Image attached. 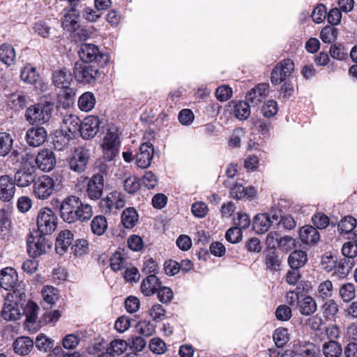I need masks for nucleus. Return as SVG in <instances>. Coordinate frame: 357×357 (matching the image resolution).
Here are the masks:
<instances>
[{"instance_id":"nucleus-62","label":"nucleus","mask_w":357,"mask_h":357,"mask_svg":"<svg viewBox=\"0 0 357 357\" xmlns=\"http://www.w3.org/2000/svg\"><path fill=\"white\" fill-rule=\"evenodd\" d=\"M327 17V9L324 4H319L312 13V20L317 24L322 22Z\"/></svg>"},{"instance_id":"nucleus-9","label":"nucleus","mask_w":357,"mask_h":357,"mask_svg":"<svg viewBox=\"0 0 357 357\" xmlns=\"http://www.w3.org/2000/svg\"><path fill=\"white\" fill-rule=\"evenodd\" d=\"M118 134L114 129H109L102 144L104 158L112 160L119 153Z\"/></svg>"},{"instance_id":"nucleus-27","label":"nucleus","mask_w":357,"mask_h":357,"mask_svg":"<svg viewBox=\"0 0 357 357\" xmlns=\"http://www.w3.org/2000/svg\"><path fill=\"white\" fill-rule=\"evenodd\" d=\"M297 304L299 312L304 316H310L313 314L317 309V305L315 300L310 296H305L303 298L297 296Z\"/></svg>"},{"instance_id":"nucleus-25","label":"nucleus","mask_w":357,"mask_h":357,"mask_svg":"<svg viewBox=\"0 0 357 357\" xmlns=\"http://www.w3.org/2000/svg\"><path fill=\"white\" fill-rule=\"evenodd\" d=\"M230 197L239 200L243 198L250 199L255 196L257 191L253 187H244L242 184L235 183L230 188Z\"/></svg>"},{"instance_id":"nucleus-31","label":"nucleus","mask_w":357,"mask_h":357,"mask_svg":"<svg viewBox=\"0 0 357 357\" xmlns=\"http://www.w3.org/2000/svg\"><path fill=\"white\" fill-rule=\"evenodd\" d=\"M43 301L41 305L45 309H51L56 301L58 300V290L53 287H45L42 290Z\"/></svg>"},{"instance_id":"nucleus-33","label":"nucleus","mask_w":357,"mask_h":357,"mask_svg":"<svg viewBox=\"0 0 357 357\" xmlns=\"http://www.w3.org/2000/svg\"><path fill=\"white\" fill-rule=\"evenodd\" d=\"M33 347V342L29 337H20L13 343L15 352L22 356L30 353Z\"/></svg>"},{"instance_id":"nucleus-59","label":"nucleus","mask_w":357,"mask_h":357,"mask_svg":"<svg viewBox=\"0 0 357 357\" xmlns=\"http://www.w3.org/2000/svg\"><path fill=\"white\" fill-rule=\"evenodd\" d=\"M342 252L344 257L354 259L357 255V243L356 241H348L344 243Z\"/></svg>"},{"instance_id":"nucleus-12","label":"nucleus","mask_w":357,"mask_h":357,"mask_svg":"<svg viewBox=\"0 0 357 357\" xmlns=\"http://www.w3.org/2000/svg\"><path fill=\"white\" fill-rule=\"evenodd\" d=\"M38 167L43 172H50L52 170L56 165L55 155L52 151L44 149L38 152L37 155L34 158Z\"/></svg>"},{"instance_id":"nucleus-37","label":"nucleus","mask_w":357,"mask_h":357,"mask_svg":"<svg viewBox=\"0 0 357 357\" xmlns=\"http://www.w3.org/2000/svg\"><path fill=\"white\" fill-rule=\"evenodd\" d=\"M138 218L137 211L134 208H127L121 214L122 225L125 228L131 229L136 225Z\"/></svg>"},{"instance_id":"nucleus-34","label":"nucleus","mask_w":357,"mask_h":357,"mask_svg":"<svg viewBox=\"0 0 357 357\" xmlns=\"http://www.w3.org/2000/svg\"><path fill=\"white\" fill-rule=\"evenodd\" d=\"M91 230L94 235L102 236L107 229L108 224L107 218L102 215H96L91 220Z\"/></svg>"},{"instance_id":"nucleus-42","label":"nucleus","mask_w":357,"mask_h":357,"mask_svg":"<svg viewBox=\"0 0 357 357\" xmlns=\"http://www.w3.org/2000/svg\"><path fill=\"white\" fill-rule=\"evenodd\" d=\"M342 352V347L336 341L330 340L323 345V353L326 357H339Z\"/></svg>"},{"instance_id":"nucleus-53","label":"nucleus","mask_w":357,"mask_h":357,"mask_svg":"<svg viewBox=\"0 0 357 357\" xmlns=\"http://www.w3.org/2000/svg\"><path fill=\"white\" fill-rule=\"evenodd\" d=\"M273 337L277 347H283L289 341L287 329L284 328H277L273 335Z\"/></svg>"},{"instance_id":"nucleus-63","label":"nucleus","mask_w":357,"mask_h":357,"mask_svg":"<svg viewBox=\"0 0 357 357\" xmlns=\"http://www.w3.org/2000/svg\"><path fill=\"white\" fill-rule=\"evenodd\" d=\"M242 235L241 229L239 227H234L227 231L225 238L231 243H237L241 240Z\"/></svg>"},{"instance_id":"nucleus-4","label":"nucleus","mask_w":357,"mask_h":357,"mask_svg":"<svg viewBox=\"0 0 357 357\" xmlns=\"http://www.w3.org/2000/svg\"><path fill=\"white\" fill-rule=\"evenodd\" d=\"M52 105L38 104L28 107L25 112L26 120L31 124H43L52 116Z\"/></svg>"},{"instance_id":"nucleus-2","label":"nucleus","mask_w":357,"mask_h":357,"mask_svg":"<svg viewBox=\"0 0 357 357\" xmlns=\"http://www.w3.org/2000/svg\"><path fill=\"white\" fill-rule=\"evenodd\" d=\"M78 54L82 63H96L101 66L106 65L109 60L107 54L101 52L98 47L92 43H82Z\"/></svg>"},{"instance_id":"nucleus-56","label":"nucleus","mask_w":357,"mask_h":357,"mask_svg":"<svg viewBox=\"0 0 357 357\" xmlns=\"http://www.w3.org/2000/svg\"><path fill=\"white\" fill-rule=\"evenodd\" d=\"M156 292L158 298L162 303L167 304L173 299V291L169 287H162L160 284Z\"/></svg>"},{"instance_id":"nucleus-7","label":"nucleus","mask_w":357,"mask_h":357,"mask_svg":"<svg viewBox=\"0 0 357 357\" xmlns=\"http://www.w3.org/2000/svg\"><path fill=\"white\" fill-rule=\"evenodd\" d=\"M294 70V63L290 59H284L280 61L273 69L271 76V82L277 85L284 82L291 75Z\"/></svg>"},{"instance_id":"nucleus-49","label":"nucleus","mask_w":357,"mask_h":357,"mask_svg":"<svg viewBox=\"0 0 357 357\" xmlns=\"http://www.w3.org/2000/svg\"><path fill=\"white\" fill-rule=\"evenodd\" d=\"M235 116L240 120H245L250 115V106L246 101H240L234 106Z\"/></svg>"},{"instance_id":"nucleus-60","label":"nucleus","mask_w":357,"mask_h":357,"mask_svg":"<svg viewBox=\"0 0 357 357\" xmlns=\"http://www.w3.org/2000/svg\"><path fill=\"white\" fill-rule=\"evenodd\" d=\"M28 98L20 93H13L11 94L9 102L10 105L15 109H22L27 103Z\"/></svg>"},{"instance_id":"nucleus-41","label":"nucleus","mask_w":357,"mask_h":357,"mask_svg":"<svg viewBox=\"0 0 357 357\" xmlns=\"http://www.w3.org/2000/svg\"><path fill=\"white\" fill-rule=\"evenodd\" d=\"M333 294V285L331 280L320 282L317 287V296L322 300H328Z\"/></svg>"},{"instance_id":"nucleus-3","label":"nucleus","mask_w":357,"mask_h":357,"mask_svg":"<svg viewBox=\"0 0 357 357\" xmlns=\"http://www.w3.org/2000/svg\"><path fill=\"white\" fill-rule=\"evenodd\" d=\"M75 79L83 84H93L100 75L98 68L94 64L76 62L73 69Z\"/></svg>"},{"instance_id":"nucleus-17","label":"nucleus","mask_w":357,"mask_h":357,"mask_svg":"<svg viewBox=\"0 0 357 357\" xmlns=\"http://www.w3.org/2000/svg\"><path fill=\"white\" fill-rule=\"evenodd\" d=\"M153 155V147L149 142L142 144L139 152L135 155L136 164L138 167L145 169L149 167Z\"/></svg>"},{"instance_id":"nucleus-28","label":"nucleus","mask_w":357,"mask_h":357,"mask_svg":"<svg viewBox=\"0 0 357 357\" xmlns=\"http://www.w3.org/2000/svg\"><path fill=\"white\" fill-rule=\"evenodd\" d=\"M161 282L155 275H149L144 278L141 284V291L146 296H150L158 290Z\"/></svg>"},{"instance_id":"nucleus-15","label":"nucleus","mask_w":357,"mask_h":357,"mask_svg":"<svg viewBox=\"0 0 357 357\" xmlns=\"http://www.w3.org/2000/svg\"><path fill=\"white\" fill-rule=\"evenodd\" d=\"M29 165L23 166L15 174V183L19 187H27L36 181V169L34 166Z\"/></svg>"},{"instance_id":"nucleus-20","label":"nucleus","mask_w":357,"mask_h":357,"mask_svg":"<svg viewBox=\"0 0 357 357\" xmlns=\"http://www.w3.org/2000/svg\"><path fill=\"white\" fill-rule=\"evenodd\" d=\"M15 192V183L7 175L0 176V199L4 202L10 201Z\"/></svg>"},{"instance_id":"nucleus-24","label":"nucleus","mask_w":357,"mask_h":357,"mask_svg":"<svg viewBox=\"0 0 357 357\" xmlns=\"http://www.w3.org/2000/svg\"><path fill=\"white\" fill-rule=\"evenodd\" d=\"M79 12L76 8H70L61 18L62 26L68 31H76L79 28Z\"/></svg>"},{"instance_id":"nucleus-30","label":"nucleus","mask_w":357,"mask_h":357,"mask_svg":"<svg viewBox=\"0 0 357 357\" xmlns=\"http://www.w3.org/2000/svg\"><path fill=\"white\" fill-rule=\"evenodd\" d=\"M8 161L13 165H31L33 161V155L31 153L24 151H19L18 150H13L8 158Z\"/></svg>"},{"instance_id":"nucleus-38","label":"nucleus","mask_w":357,"mask_h":357,"mask_svg":"<svg viewBox=\"0 0 357 357\" xmlns=\"http://www.w3.org/2000/svg\"><path fill=\"white\" fill-rule=\"evenodd\" d=\"M16 58L13 47L9 44L3 43L0 46V61L7 66L14 63Z\"/></svg>"},{"instance_id":"nucleus-35","label":"nucleus","mask_w":357,"mask_h":357,"mask_svg":"<svg viewBox=\"0 0 357 357\" xmlns=\"http://www.w3.org/2000/svg\"><path fill=\"white\" fill-rule=\"evenodd\" d=\"M307 261V254L303 250H295L288 257V264L291 268L300 269Z\"/></svg>"},{"instance_id":"nucleus-14","label":"nucleus","mask_w":357,"mask_h":357,"mask_svg":"<svg viewBox=\"0 0 357 357\" xmlns=\"http://www.w3.org/2000/svg\"><path fill=\"white\" fill-rule=\"evenodd\" d=\"M27 251L32 257H36L46 252L47 248H50L44 235L39 234V236L36 238L30 236L27 241Z\"/></svg>"},{"instance_id":"nucleus-32","label":"nucleus","mask_w":357,"mask_h":357,"mask_svg":"<svg viewBox=\"0 0 357 357\" xmlns=\"http://www.w3.org/2000/svg\"><path fill=\"white\" fill-rule=\"evenodd\" d=\"M299 235L301 241L306 244H314L319 240V233L312 226L305 225L300 229Z\"/></svg>"},{"instance_id":"nucleus-47","label":"nucleus","mask_w":357,"mask_h":357,"mask_svg":"<svg viewBox=\"0 0 357 357\" xmlns=\"http://www.w3.org/2000/svg\"><path fill=\"white\" fill-rule=\"evenodd\" d=\"M77 217H74V222L80 221L82 222L89 221L93 216L92 206L89 204H85L82 202V206H79L77 211Z\"/></svg>"},{"instance_id":"nucleus-48","label":"nucleus","mask_w":357,"mask_h":357,"mask_svg":"<svg viewBox=\"0 0 357 357\" xmlns=\"http://www.w3.org/2000/svg\"><path fill=\"white\" fill-rule=\"evenodd\" d=\"M355 265L354 259H349V258L343 257L340 260L336 266V270L341 278L346 277Z\"/></svg>"},{"instance_id":"nucleus-22","label":"nucleus","mask_w":357,"mask_h":357,"mask_svg":"<svg viewBox=\"0 0 357 357\" xmlns=\"http://www.w3.org/2000/svg\"><path fill=\"white\" fill-rule=\"evenodd\" d=\"M268 92V84H259L247 93L246 99L252 106H257L266 97Z\"/></svg>"},{"instance_id":"nucleus-23","label":"nucleus","mask_w":357,"mask_h":357,"mask_svg":"<svg viewBox=\"0 0 357 357\" xmlns=\"http://www.w3.org/2000/svg\"><path fill=\"white\" fill-rule=\"evenodd\" d=\"M125 198L121 192L114 191L109 193L101 201V206L106 208V211H111L113 208L119 209L125 206Z\"/></svg>"},{"instance_id":"nucleus-43","label":"nucleus","mask_w":357,"mask_h":357,"mask_svg":"<svg viewBox=\"0 0 357 357\" xmlns=\"http://www.w3.org/2000/svg\"><path fill=\"white\" fill-rule=\"evenodd\" d=\"M96 105V98L91 92H85L79 98L78 105L82 111L89 112Z\"/></svg>"},{"instance_id":"nucleus-44","label":"nucleus","mask_w":357,"mask_h":357,"mask_svg":"<svg viewBox=\"0 0 357 357\" xmlns=\"http://www.w3.org/2000/svg\"><path fill=\"white\" fill-rule=\"evenodd\" d=\"M20 77L23 82L29 84H33L38 80L39 75L37 73L36 68L29 65L24 66L21 70Z\"/></svg>"},{"instance_id":"nucleus-36","label":"nucleus","mask_w":357,"mask_h":357,"mask_svg":"<svg viewBox=\"0 0 357 357\" xmlns=\"http://www.w3.org/2000/svg\"><path fill=\"white\" fill-rule=\"evenodd\" d=\"M321 310L326 320H333L339 312V305L335 300L328 299L322 304Z\"/></svg>"},{"instance_id":"nucleus-10","label":"nucleus","mask_w":357,"mask_h":357,"mask_svg":"<svg viewBox=\"0 0 357 357\" xmlns=\"http://www.w3.org/2000/svg\"><path fill=\"white\" fill-rule=\"evenodd\" d=\"M55 182L49 176L39 177L33 183V192L40 199H47L53 192Z\"/></svg>"},{"instance_id":"nucleus-52","label":"nucleus","mask_w":357,"mask_h":357,"mask_svg":"<svg viewBox=\"0 0 357 357\" xmlns=\"http://www.w3.org/2000/svg\"><path fill=\"white\" fill-rule=\"evenodd\" d=\"M75 90L68 85L67 87H63L60 89L58 93V98L59 102L66 104V100L68 101L66 103L68 105L70 103H73L75 100Z\"/></svg>"},{"instance_id":"nucleus-8","label":"nucleus","mask_w":357,"mask_h":357,"mask_svg":"<svg viewBox=\"0 0 357 357\" xmlns=\"http://www.w3.org/2000/svg\"><path fill=\"white\" fill-rule=\"evenodd\" d=\"M82 206V200L75 196L66 197L60 205V215L63 221L74 222V217L77 215V210Z\"/></svg>"},{"instance_id":"nucleus-39","label":"nucleus","mask_w":357,"mask_h":357,"mask_svg":"<svg viewBox=\"0 0 357 357\" xmlns=\"http://www.w3.org/2000/svg\"><path fill=\"white\" fill-rule=\"evenodd\" d=\"M39 307L36 303L29 301L23 309L24 314L26 315V320L25 323L26 328H29L30 324L36 322L38 318V312Z\"/></svg>"},{"instance_id":"nucleus-55","label":"nucleus","mask_w":357,"mask_h":357,"mask_svg":"<svg viewBox=\"0 0 357 357\" xmlns=\"http://www.w3.org/2000/svg\"><path fill=\"white\" fill-rule=\"evenodd\" d=\"M36 347L40 351H47L52 349L54 345V340L47 337L45 335L40 333L36 339Z\"/></svg>"},{"instance_id":"nucleus-13","label":"nucleus","mask_w":357,"mask_h":357,"mask_svg":"<svg viewBox=\"0 0 357 357\" xmlns=\"http://www.w3.org/2000/svg\"><path fill=\"white\" fill-rule=\"evenodd\" d=\"M80 119L75 115L64 116L61 124V131L68 139L75 138L79 134Z\"/></svg>"},{"instance_id":"nucleus-19","label":"nucleus","mask_w":357,"mask_h":357,"mask_svg":"<svg viewBox=\"0 0 357 357\" xmlns=\"http://www.w3.org/2000/svg\"><path fill=\"white\" fill-rule=\"evenodd\" d=\"M10 296H7L3 304V307L1 310V317L3 319L7 321L17 320L21 317V312L18 305L20 304L22 306L23 303H20L22 301L20 300L19 301V303H17V301H14L10 300Z\"/></svg>"},{"instance_id":"nucleus-45","label":"nucleus","mask_w":357,"mask_h":357,"mask_svg":"<svg viewBox=\"0 0 357 357\" xmlns=\"http://www.w3.org/2000/svg\"><path fill=\"white\" fill-rule=\"evenodd\" d=\"M128 259L121 252H116L110 258V267L114 271H119L127 267Z\"/></svg>"},{"instance_id":"nucleus-6","label":"nucleus","mask_w":357,"mask_h":357,"mask_svg":"<svg viewBox=\"0 0 357 357\" xmlns=\"http://www.w3.org/2000/svg\"><path fill=\"white\" fill-rule=\"evenodd\" d=\"M90 157V150L87 147L78 146L75 148L68 162L70 169L75 172H84L86 169Z\"/></svg>"},{"instance_id":"nucleus-51","label":"nucleus","mask_w":357,"mask_h":357,"mask_svg":"<svg viewBox=\"0 0 357 357\" xmlns=\"http://www.w3.org/2000/svg\"><path fill=\"white\" fill-rule=\"evenodd\" d=\"M296 240L288 235L281 236L278 241V248L284 252H289L296 247Z\"/></svg>"},{"instance_id":"nucleus-64","label":"nucleus","mask_w":357,"mask_h":357,"mask_svg":"<svg viewBox=\"0 0 357 357\" xmlns=\"http://www.w3.org/2000/svg\"><path fill=\"white\" fill-rule=\"evenodd\" d=\"M33 31L36 33L43 38H47L50 32V26L44 21L39 20L33 25Z\"/></svg>"},{"instance_id":"nucleus-18","label":"nucleus","mask_w":357,"mask_h":357,"mask_svg":"<svg viewBox=\"0 0 357 357\" xmlns=\"http://www.w3.org/2000/svg\"><path fill=\"white\" fill-rule=\"evenodd\" d=\"M47 132L43 127H33L27 130L26 132V141L33 147L42 145L47 139Z\"/></svg>"},{"instance_id":"nucleus-50","label":"nucleus","mask_w":357,"mask_h":357,"mask_svg":"<svg viewBox=\"0 0 357 357\" xmlns=\"http://www.w3.org/2000/svg\"><path fill=\"white\" fill-rule=\"evenodd\" d=\"M340 296L345 303L351 301L356 296V290L354 284L347 283L340 288Z\"/></svg>"},{"instance_id":"nucleus-1","label":"nucleus","mask_w":357,"mask_h":357,"mask_svg":"<svg viewBox=\"0 0 357 357\" xmlns=\"http://www.w3.org/2000/svg\"><path fill=\"white\" fill-rule=\"evenodd\" d=\"M0 286L6 290H13V293L8 295L10 296L12 298L19 297L20 301H25L24 284L22 282H18V275L14 268L6 267L1 271Z\"/></svg>"},{"instance_id":"nucleus-46","label":"nucleus","mask_w":357,"mask_h":357,"mask_svg":"<svg viewBox=\"0 0 357 357\" xmlns=\"http://www.w3.org/2000/svg\"><path fill=\"white\" fill-rule=\"evenodd\" d=\"M13 139L7 132H0V156L8 155L13 147Z\"/></svg>"},{"instance_id":"nucleus-16","label":"nucleus","mask_w":357,"mask_h":357,"mask_svg":"<svg viewBox=\"0 0 357 357\" xmlns=\"http://www.w3.org/2000/svg\"><path fill=\"white\" fill-rule=\"evenodd\" d=\"M104 187L103 176L100 174H94L88 181L86 195L91 200H98L102 195Z\"/></svg>"},{"instance_id":"nucleus-11","label":"nucleus","mask_w":357,"mask_h":357,"mask_svg":"<svg viewBox=\"0 0 357 357\" xmlns=\"http://www.w3.org/2000/svg\"><path fill=\"white\" fill-rule=\"evenodd\" d=\"M100 120L97 116H89L80 121L79 134L84 139L93 138L100 128Z\"/></svg>"},{"instance_id":"nucleus-21","label":"nucleus","mask_w":357,"mask_h":357,"mask_svg":"<svg viewBox=\"0 0 357 357\" xmlns=\"http://www.w3.org/2000/svg\"><path fill=\"white\" fill-rule=\"evenodd\" d=\"M74 235L70 230L61 231L57 236L55 241V250L57 254L64 255L68 248L72 245Z\"/></svg>"},{"instance_id":"nucleus-58","label":"nucleus","mask_w":357,"mask_h":357,"mask_svg":"<svg viewBox=\"0 0 357 357\" xmlns=\"http://www.w3.org/2000/svg\"><path fill=\"white\" fill-rule=\"evenodd\" d=\"M261 110L265 117L271 118L278 112V103L273 100H269L263 105Z\"/></svg>"},{"instance_id":"nucleus-57","label":"nucleus","mask_w":357,"mask_h":357,"mask_svg":"<svg viewBox=\"0 0 357 357\" xmlns=\"http://www.w3.org/2000/svg\"><path fill=\"white\" fill-rule=\"evenodd\" d=\"M356 226V219L351 216H347L340 221L338 225V228L342 233L348 234L353 231Z\"/></svg>"},{"instance_id":"nucleus-61","label":"nucleus","mask_w":357,"mask_h":357,"mask_svg":"<svg viewBox=\"0 0 357 357\" xmlns=\"http://www.w3.org/2000/svg\"><path fill=\"white\" fill-rule=\"evenodd\" d=\"M137 330L141 335L149 337L153 334L155 326L151 321L144 320L137 324Z\"/></svg>"},{"instance_id":"nucleus-29","label":"nucleus","mask_w":357,"mask_h":357,"mask_svg":"<svg viewBox=\"0 0 357 357\" xmlns=\"http://www.w3.org/2000/svg\"><path fill=\"white\" fill-rule=\"evenodd\" d=\"M52 82L55 86L61 89L71 84L73 77L71 73L66 68L56 70L53 72Z\"/></svg>"},{"instance_id":"nucleus-5","label":"nucleus","mask_w":357,"mask_h":357,"mask_svg":"<svg viewBox=\"0 0 357 357\" xmlns=\"http://www.w3.org/2000/svg\"><path fill=\"white\" fill-rule=\"evenodd\" d=\"M36 224L39 234L50 235L56 228L57 217L51 208L44 207L38 213Z\"/></svg>"},{"instance_id":"nucleus-26","label":"nucleus","mask_w":357,"mask_h":357,"mask_svg":"<svg viewBox=\"0 0 357 357\" xmlns=\"http://www.w3.org/2000/svg\"><path fill=\"white\" fill-rule=\"evenodd\" d=\"M264 264L271 271H278L280 268L282 259L275 248H270L264 252Z\"/></svg>"},{"instance_id":"nucleus-40","label":"nucleus","mask_w":357,"mask_h":357,"mask_svg":"<svg viewBox=\"0 0 357 357\" xmlns=\"http://www.w3.org/2000/svg\"><path fill=\"white\" fill-rule=\"evenodd\" d=\"M271 226V223H270V220L266 215V213L255 216L253 222V227L257 233L264 234L268 231Z\"/></svg>"},{"instance_id":"nucleus-54","label":"nucleus","mask_w":357,"mask_h":357,"mask_svg":"<svg viewBox=\"0 0 357 357\" xmlns=\"http://www.w3.org/2000/svg\"><path fill=\"white\" fill-rule=\"evenodd\" d=\"M128 344L123 340H114L112 341L107 349L112 351V354L115 356L121 355L128 348Z\"/></svg>"}]
</instances>
